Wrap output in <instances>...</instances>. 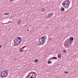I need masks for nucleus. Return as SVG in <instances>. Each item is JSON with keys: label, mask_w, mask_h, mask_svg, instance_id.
Segmentation results:
<instances>
[{"label": "nucleus", "mask_w": 78, "mask_h": 78, "mask_svg": "<svg viewBox=\"0 0 78 78\" xmlns=\"http://www.w3.org/2000/svg\"><path fill=\"white\" fill-rule=\"evenodd\" d=\"M66 43L64 44V45L65 47H69L70 45H71V43L70 41L69 42L67 40H66L65 41Z\"/></svg>", "instance_id": "423d86ee"}, {"label": "nucleus", "mask_w": 78, "mask_h": 78, "mask_svg": "<svg viewBox=\"0 0 78 78\" xmlns=\"http://www.w3.org/2000/svg\"><path fill=\"white\" fill-rule=\"evenodd\" d=\"M17 24L18 25H19L20 24H21V20H19L18 22L17 23Z\"/></svg>", "instance_id": "1a4fd4ad"}, {"label": "nucleus", "mask_w": 78, "mask_h": 78, "mask_svg": "<svg viewBox=\"0 0 78 78\" xmlns=\"http://www.w3.org/2000/svg\"><path fill=\"white\" fill-rule=\"evenodd\" d=\"M9 14V13H5L4 14V15H8V14Z\"/></svg>", "instance_id": "a211bd4d"}, {"label": "nucleus", "mask_w": 78, "mask_h": 78, "mask_svg": "<svg viewBox=\"0 0 78 78\" xmlns=\"http://www.w3.org/2000/svg\"><path fill=\"white\" fill-rule=\"evenodd\" d=\"M45 10H46V9L44 8H43L42 9V12H44Z\"/></svg>", "instance_id": "9b49d317"}, {"label": "nucleus", "mask_w": 78, "mask_h": 78, "mask_svg": "<svg viewBox=\"0 0 78 78\" xmlns=\"http://www.w3.org/2000/svg\"><path fill=\"white\" fill-rule=\"evenodd\" d=\"M36 73L31 72L26 77V78H36Z\"/></svg>", "instance_id": "20e7f679"}, {"label": "nucleus", "mask_w": 78, "mask_h": 78, "mask_svg": "<svg viewBox=\"0 0 78 78\" xmlns=\"http://www.w3.org/2000/svg\"><path fill=\"white\" fill-rule=\"evenodd\" d=\"M22 38L20 37H15L14 40V43L15 44V46H18L19 44L22 42Z\"/></svg>", "instance_id": "f257e3e1"}, {"label": "nucleus", "mask_w": 78, "mask_h": 78, "mask_svg": "<svg viewBox=\"0 0 78 78\" xmlns=\"http://www.w3.org/2000/svg\"><path fill=\"white\" fill-rule=\"evenodd\" d=\"M61 10L62 11H64L65 10V9H64V8L63 7H62L61 8Z\"/></svg>", "instance_id": "f8f14e48"}, {"label": "nucleus", "mask_w": 78, "mask_h": 78, "mask_svg": "<svg viewBox=\"0 0 78 78\" xmlns=\"http://www.w3.org/2000/svg\"><path fill=\"white\" fill-rule=\"evenodd\" d=\"M38 61H39V60L37 59H36L35 60V62L36 63H37V62H38Z\"/></svg>", "instance_id": "2eb2a0df"}, {"label": "nucleus", "mask_w": 78, "mask_h": 78, "mask_svg": "<svg viewBox=\"0 0 78 78\" xmlns=\"http://www.w3.org/2000/svg\"><path fill=\"white\" fill-rule=\"evenodd\" d=\"M11 2H12V1H14V0H10Z\"/></svg>", "instance_id": "4be33fe9"}, {"label": "nucleus", "mask_w": 78, "mask_h": 78, "mask_svg": "<svg viewBox=\"0 0 78 78\" xmlns=\"http://www.w3.org/2000/svg\"><path fill=\"white\" fill-rule=\"evenodd\" d=\"M51 59H57V58L55 57H52Z\"/></svg>", "instance_id": "4468645a"}, {"label": "nucleus", "mask_w": 78, "mask_h": 78, "mask_svg": "<svg viewBox=\"0 0 78 78\" xmlns=\"http://www.w3.org/2000/svg\"><path fill=\"white\" fill-rule=\"evenodd\" d=\"M63 53H66V52H67V51H66V50H64L63 51Z\"/></svg>", "instance_id": "f3484780"}, {"label": "nucleus", "mask_w": 78, "mask_h": 78, "mask_svg": "<svg viewBox=\"0 0 78 78\" xmlns=\"http://www.w3.org/2000/svg\"><path fill=\"white\" fill-rule=\"evenodd\" d=\"M66 40L69 42H71V44H72V41H73V37H71L69 39H68Z\"/></svg>", "instance_id": "0eeeda50"}, {"label": "nucleus", "mask_w": 78, "mask_h": 78, "mask_svg": "<svg viewBox=\"0 0 78 78\" xmlns=\"http://www.w3.org/2000/svg\"><path fill=\"white\" fill-rule=\"evenodd\" d=\"M46 39H47V37H46L45 35L41 37L40 39H39V43L38 44V45H43L45 43V41H46Z\"/></svg>", "instance_id": "f03ea898"}, {"label": "nucleus", "mask_w": 78, "mask_h": 78, "mask_svg": "<svg viewBox=\"0 0 78 78\" xmlns=\"http://www.w3.org/2000/svg\"><path fill=\"white\" fill-rule=\"evenodd\" d=\"M47 62L48 64H52V61H48Z\"/></svg>", "instance_id": "9d476101"}, {"label": "nucleus", "mask_w": 78, "mask_h": 78, "mask_svg": "<svg viewBox=\"0 0 78 78\" xmlns=\"http://www.w3.org/2000/svg\"><path fill=\"white\" fill-rule=\"evenodd\" d=\"M1 47H2V45H0V48H1Z\"/></svg>", "instance_id": "412c9836"}, {"label": "nucleus", "mask_w": 78, "mask_h": 78, "mask_svg": "<svg viewBox=\"0 0 78 78\" xmlns=\"http://www.w3.org/2000/svg\"><path fill=\"white\" fill-rule=\"evenodd\" d=\"M58 58H61V55L60 54H59L58 55Z\"/></svg>", "instance_id": "ddd939ff"}, {"label": "nucleus", "mask_w": 78, "mask_h": 78, "mask_svg": "<svg viewBox=\"0 0 78 78\" xmlns=\"http://www.w3.org/2000/svg\"><path fill=\"white\" fill-rule=\"evenodd\" d=\"M27 31H29V30H28V29L27 30Z\"/></svg>", "instance_id": "5701e85b"}, {"label": "nucleus", "mask_w": 78, "mask_h": 78, "mask_svg": "<svg viewBox=\"0 0 78 78\" xmlns=\"http://www.w3.org/2000/svg\"><path fill=\"white\" fill-rule=\"evenodd\" d=\"M69 0L65 1L62 3V5L63 6L64 5V8H68L69 7V5H70V3L69 2Z\"/></svg>", "instance_id": "39448f33"}, {"label": "nucleus", "mask_w": 78, "mask_h": 78, "mask_svg": "<svg viewBox=\"0 0 78 78\" xmlns=\"http://www.w3.org/2000/svg\"><path fill=\"white\" fill-rule=\"evenodd\" d=\"M51 38H49V40L50 41V40H51Z\"/></svg>", "instance_id": "aec40b11"}, {"label": "nucleus", "mask_w": 78, "mask_h": 78, "mask_svg": "<svg viewBox=\"0 0 78 78\" xmlns=\"http://www.w3.org/2000/svg\"><path fill=\"white\" fill-rule=\"evenodd\" d=\"M8 75V69L3 70L0 73L1 78H5Z\"/></svg>", "instance_id": "7ed1b4c3"}, {"label": "nucleus", "mask_w": 78, "mask_h": 78, "mask_svg": "<svg viewBox=\"0 0 78 78\" xmlns=\"http://www.w3.org/2000/svg\"><path fill=\"white\" fill-rule=\"evenodd\" d=\"M52 16H53V13H49L48 16H47V18H50Z\"/></svg>", "instance_id": "6e6552de"}, {"label": "nucleus", "mask_w": 78, "mask_h": 78, "mask_svg": "<svg viewBox=\"0 0 78 78\" xmlns=\"http://www.w3.org/2000/svg\"><path fill=\"white\" fill-rule=\"evenodd\" d=\"M23 50L22 49V48H20V51H21V52H22L23 51Z\"/></svg>", "instance_id": "dca6fc26"}, {"label": "nucleus", "mask_w": 78, "mask_h": 78, "mask_svg": "<svg viewBox=\"0 0 78 78\" xmlns=\"http://www.w3.org/2000/svg\"><path fill=\"white\" fill-rule=\"evenodd\" d=\"M64 73H66H66H68V72H64Z\"/></svg>", "instance_id": "6ab92c4d"}]
</instances>
